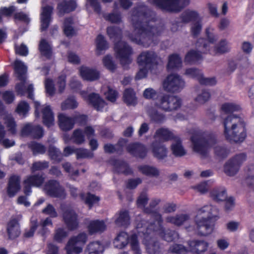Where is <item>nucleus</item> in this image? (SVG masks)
<instances>
[{
  "label": "nucleus",
  "instance_id": "57",
  "mask_svg": "<svg viewBox=\"0 0 254 254\" xmlns=\"http://www.w3.org/2000/svg\"><path fill=\"white\" fill-rule=\"evenodd\" d=\"M78 104L74 98H68L62 103L61 108L63 110L75 108Z\"/></svg>",
  "mask_w": 254,
  "mask_h": 254
},
{
  "label": "nucleus",
  "instance_id": "45",
  "mask_svg": "<svg viewBox=\"0 0 254 254\" xmlns=\"http://www.w3.org/2000/svg\"><path fill=\"white\" fill-rule=\"evenodd\" d=\"M229 43L225 40H221L213 50L215 54H224L229 52L230 50Z\"/></svg>",
  "mask_w": 254,
  "mask_h": 254
},
{
  "label": "nucleus",
  "instance_id": "14",
  "mask_svg": "<svg viewBox=\"0 0 254 254\" xmlns=\"http://www.w3.org/2000/svg\"><path fill=\"white\" fill-rule=\"evenodd\" d=\"M87 117L83 115H78L74 119L69 117L64 114H60L58 116L59 125L63 130H68L73 127L75 121L82 124L86 122Z\"/></svg>",
  "mask_w": 254,
  "mask_h": 254
},
{
  "label": "nucleus",
  "instance_id": "37",
  "mask_svg": "<svg viewBox=\"0 0 254 254\" xmlns=\"http://www.w3.org/2000/svg\"><path fill=\"white\" fill-rule=\"evenodd\" d=\"M154 137L163 141H168L169 140H174L177 136H175L174 133L167 128H161L157 129L155 132Z\"/></svg>",
  "mask_w": 254,
  "mask_h": 254
},
{
  "label": "nucleus",
  "instance_id": "38",
  "mask_svg": "<svg viewBox=\"0 0 254 254\" xmlns=\"http://www.w3.org/2000/svg\"><path fill=\"white\" fill-rule=\"evenodd\" d=\"M182 62L181 58L176 54L171 55L169 57L167 69L173 70L179 69L182 66Z\"/></svg>",
  "mask_w": 254,
  "mask_h": 254
},
{
  "label": "nucleus",
  "instance_id": "52",
  "mask_svg": "<svg viewBox=\"0 0 254 254\" xmlns=\"http://www.w3.org/2000/svg\"><path fill=\"white\" fill-rule=\"evenodd\" d=\"M49 154L52 160L60 162L62 159V155L60 150L55 146H51L49 149Z\"/></svg>",
  "mask_w": 254,
  "mask_h": 254
},
{
  "label": "nucleus",
  "instance_id": "30",
  "mask_svg": "<svg viewBox=\"0 0 254 254\" xmlns=\"http://www.w3.org/2000/svg\"><path fill=\"white\" fill-rule=\"evenodd\" d=\"M127 151L132 155L139 158H144L146 155V149L142 144L138 143L128 145Z\"/></svg>",
  "mask_w": 254,
  "mask_h": 254
},
{
  "label": "nucleus",
  "instance_id": "28",
  "mask_svg": "<svg viewBox=\"0 0 254 254\" xmlns=\"http://www.w3.org/2000/svg\"><path fill=\"white\" fill-rule=\"evenodd\" d=\"M20 179L18 176L12 175L8 182L7 193L10 196H13L20 190Z\"/></svg>",
  "mask_w": 254,
  "mask_h": 254
},
{
  "label": "nucleus",
  "instance_id": "19",
  "mask_svg": "<svg viewBox=\"0 0 254 254\" xmlns=\"http://www.w3.org/2000/svg\"><path fill=\"white\" fill-rule=\"evenodd\" d=\"M185 74L189 77L196 78L202 84L213 85L216 83L215 78L204 77L201 71L195 68H189L186 69Z\"/></svg>",
  "mask_w": 254,
  "mask_h": 254
},
{
  "label": "nucleus",
  "instance_id": "48",
  "mask_svg": "<svg viewBox=\"0 0 254 254\" xmlns=\"http://www.w3.org/2000/svg\"><path fill=\"white\" fill-rule=\"evenodd\" d=\"M96 52L98 55L101 54L103 51L108 48V44L102 35H98L96 40Z\"/></svg>",
  "mask_w": 254,
  "mask_h": 254
},
{
  "label": "nucleus",
  "instance_id": "63",
  "mask_svg": "<svg viewBox=\"0 0 254 254\" xmlns=\"http://www.w3.org/2000/svg\"><path fill=\"white\" fill-rule=\"evenodd\" d=\"M75 153L77 158H92L93 156V153L82 148L76 149Z\"/></svg>",
  "mask_w": 254,
  "mask_h": 254
},
{
  "label": "nucleus",
  "instance_id": "29",
  "mask_svg": "<svg viewBox=\"0 0 254 254\" xmlns=\"http://www.w3.org/2000/svg\"><path fill=\"white\" fill-rule=\"evenodd\" d=\"M190 251L197 254L205 252L208 247L207 242L204 241H192L189 243Z\"/></svg>",
  "mask_w": 254,
  "mask_h": 254
},
{
  "label": "nucleus",
  "instance_id": "62",
  "mask_svg": "<svg viewBox=\"0 0 254 254\" xmlns=\"http://www.w3.org/2000/svg\"><path fill=\"white\" fill-rule=\"evenodd\" d=\"M169 252L178 254H189V252L181 245L174 244L170 247Z\"/></svg>",
  "mask_w": 254,
  "mask_h": 254
},
{
  "label": "nucleus",
  "instance_id": "47",
  "mask_svg": "<svg viewBox=\"0 0 254 254\" xmlns=\"http://www.w3.org/2000/svg\"><path fill=\"white\" fill-rule=\"evenodd\" d=\"M39 50L41 54L48 58L52 55L51 45L45 40L41 41L39 44Z\"/></svg>",
  "mask_w": 254,
  "mask_h": 254
},
{
  "label": "nucleus",
  "instance_id": "58",
  "mask_svg": "<svg viewBox=\"0 0 254 254\" xmlns=\"http://www.w3.org/2000/svg\"><path fill=\"white\" fill-rule=\"evenodd\" d=\"M68 236V232L64 228H60L55 230L54 240L61 243Z\"/></svg>",
  "mask_w": 254,
  "mask_h": 254
},
{
  "label": "nucleus",
  "instance_id": "33",
  "mask_svg": "<svg viewBox=\"0 0 254 254\" xmlns=\"http://www.w3.org/2000/svg\"><path fill=\"white\" fill-rule=\"evenodd\" d=\"M171 149L173 154L176 156L181 157L186 153V150L182 144L181 139L177 136L173 140Z\"/></svg>",
  "mask_w": 254,
  "mask_h": 254
},
{
  "label": "nucleus",
  "instance_id": "12",
  "mask_svg": "<svg viewBox=\"0 0 254 254\" xmlns=\"http://www.w3.org/2000/svg\"><path fill=\"white\" fill-rule=\"evenodd\" d=\"M114 50L116 57L119 59L121 64L124 68H127L132 62L130 55L132 51L130 47L124 41H119L115 44Z\"/></svg>",
  "mask_w": 254,
  "mask_h": 254
},
{
  "label": "nucleus",
  "instance_id": "5",
  "mask_svg": "<svg viewBox=\"0 0 254 254\" xmlns=\"http://www.w3.org/2000/svg\"><path fill=\"white\" fill-rule=\"evenodd\" d=\"M193 150L199 153L202 157L207 156L208 148L210 147L214 148L215 153L216 155L224 157L227 153V150L221 146H215L216 140L214 137L205 141L203 139L196 136H193L191 138Z\"/></svg>",
  "mask_w": 254,
  "mask_h": 254
},
{
  "label": "nucleus",
  "instance_id": "4",
  "mask_svg": "<svg viewBox=\"0 0 254 254\" xmlns=\"http://www.w3.org/2000/svg\"><path fill=\"white\" fill-rule=\"evenodd\" d=\"M224 134L227 140L241 142L245 139L247 133L244 120L237 116H228L223 121Z\"/></svg>",
  "mask_w": 254,
  "mask_h": 254
},
{
  "label": "nucleus",
  "instance_id": "39",
  "mask_svg": "<svg viewBox=\"0 0 254 254\" xmlns=\"http://www.w3.org/2000/svg\"><path fill=\"white\" fill-rule=\"evenodd\" d=\"M115 222L118 226H125L129 222V217L127 211H121L115 216Z\"/></svg>",
  "mask_w": 254,
  "mask_h": 254
},
{
  "label": "nucleus",
  "instance_id": "54",
  "mask_svg": "<svg viewBox=\"0 0 254 254\" xmlns=\"http://www.w3.org/2000/svg\"><path fill=\"white\" fill-rule=\"evenodd\" d=\"M226 230L229 232H236L242 229L241 222L237 221H230L225 225Z\"/></svg>",
  "mask_w": 254,
  "mask_h": 254
},
{
  "label": "nucleus",
  "instance_id": "51",
  "mask_svg": "<svg viewBox=\"0 0 254 254\" xmlns=\"http://www.w3.org/2000/svg\"><path fill=\"white\" fill-rule=\"evenodd\" d=\"M102 62L104 66L111 71H114L117 68V65L113 61L112 57L111 56L107 55L105 56L102 60Z\"/></svg>",
  "mask_w": 254,
  "mask_h": 254
},
{
  "label": "nucleus",
  "instance_id": "49",
  "mask_svg": "<svg viewBox=\"0 0 254 254\" xmlns=\"http://www.w3.org/2000/svg\"><path fill=\"white\" fill-rule=\"evenodd\" d=\"M221 109L223 112L230 113L240 110L241 107L234 102H227L222 105Z\"/></svg>",
  "mask_w": 254,
  "mask_h": 254
},
{
  "label": "nucleus",
  "instance_id": "61",
  "mask_svg": "<svg viewBox=\"0 0 254 254\" xmlns=\"http://www.w3.org/2000/svg\"><path fill=\"white\" fill-rule=\"evenodd\" d=\"M63 167L64 171L68 173L69 176L72 179L75 178L78 176L79 172L77 170H73L71 164L69 163H65L63 164Z\"/></svg>",
  "mask_w": 254,
  "mask_h": 254
},
{
  "label": "nucleus",
  "instance_id": "35",
  "mask_svg": "<svg viewBox=\"0 0 254 254\" xmlns=\"http://www.w3.org/2000/svg\"><path fill=\"white\" fill-rule=\"evenodd\" d=\"M104 251L103 245L98 241L90 243L84 250V254H102Z\"/></svg>",
  "mask_w": 254,
  "mask_h": 254
},
{
  "label": "nucleus",
  "instance_id": "40",
  "mask_svg": "<svg viewBox=\"0 0 254 254\" xmlns=\"http://www.w3.org/2000/svg\"><path fill=\"white\" fill-rule=\"evenodd\" d=\"M210 196L216 201H224L227 198V193L224 188L214 189L210 192Z\"/></svg>",
  "mask_w": 254,
  "mask_h": 254
},
{
  "label": "nucleus",
  "instance_id": "20",
  "mask_svg": "<svg viewBox=\"0 0 254 254\" xmlns=\"http://www.w3.org/2000/svg\"><path fill=\"white\" fill-rule=\"evenodd\" d=\"M44 178L39 175L28 176L24 181V192L29 195L31 192V187H39L44 182Z\"/></svg>",
  "mask_w": 254,
  "mask_h": 254
},
{
  "label": "nucleus",
  "instance_id": "6",
  "mask_svg": "<svg viewBox=\"0 0 254 254\" xmlns=\"http://www.w3.org/2000/svg\"><path fill=\"white\" fill-rule=\"evenodd\" d=\"M70 89L74 92H79L84 99L92 105L97 110H101L105 105L103 100L101 99L98 94L95 93L90 94L87 96V93L85 91H80L81 84L75 77L71 78L68 83Z\"/></svg>",
  "mask_w": 254,
  "mask_h": 254
},
{
  "label": "nucleus",
  "instance_id": "26",
  "mask_svg": "<svg viewBox=\"0 0 254 254\" xmlns=\"http://www.w3.org/2000/svg\"><path fill=\"white\" fill-rule=\"evenodd\" d=\"M79 73L84 80L90 81L97 80L100 77L98 71L85 66H82L79 68Z\"/></svg>",
  "mask_w": 254,
  "mask_h": 254
},
{
  "label": "nucleus",
  "instance_id": "2",
  "mask_svg": "<svg viewBox=\"0 0 254 254\" xmlns=\"http://www.w3.org/2000/svg\"><path fill=\"white\" fill-rule=\"evenodd\" d=\"M145 10V7H142L138 12V16L141 18L142 21L133 23L134 31L130 39L138 45L148 47L153 42L154 38L160 33L161 28L155 27L152 23L145 21L147 18Z\"/></svg>",
  "mask_w": 254,
  "mask_h": 254
},
{
  "label": "nucleus",
  "instance_id": "64",
  "mask_svg": "<svg viewBox=\"0 0 254 254\" xmlns=\"http://www.w3.org/2000/svg\"><path fill=\"white\" fill-rule=\"evenodd\" d=\"M106 98L111 102H115L118 97V93L111 88L108 87L104 92Z\"/></svg>",
  "mask_w": 254,
  "mask_h": 254
},
{
  "label": "nucleus",
  "instance_id": "41",
  "mask_svg": "<svg viewBox=\"0 0 254 254\" xmlns=\"http://www.w3.org/2000/svg\"><path fill=\"white\" fill-rule=\"evenodd\" d=\"M73 22L71 18H67L65 19L63 29L65 35L67 36H72L75 33V30L73 26Z\"/></svg>",
  "mask_w": 254,
  "mask_h": 254
},
{
  "label": "nucleus",
  "instance_id": "27",
  "mask_svg": "<svg viewBox=\"0 0 254 254\" xmlns=\"http://www.w3.org/2000/svg\"><path fill=\"white\" fill-rule=\"evenodd\" d=\"M6 231L9 239H14L20 235L21 231L17 219L13 218L9 220L7 225Z\"/></svg>",
  "mask_w": 254,
  "mask_h": 254
},
{
  "label": "nucleus",
  "instance_id": "60",
  "mask_svg": "<svg viewBox=\"0 0 254 254\" xmlns=\"http://www.w3.org/2000/svg\"><path fill=\"white\" fill-rule=\"evenodd\" d=\"M30 107L25 101L20 102L17 105L16 112L20 116H25L28 112Z\"/></svg>",
  "mask_w": 254,
  "mask_h": 254
},
{
  "label": "nucleus",
  "instance_id": "10",
  "mask_svg": "<svg viewBox=\"0 0 254 254\" xmlns=\"http://www.w3.org/2000/svg\"><path fill=\"white\" fill-rule=\"evenodd\" d=\"M128 243L130 245L132 251L135 254H141V250L137 239V236L135 234L129 237L127 233L121 232L115 239L114 245L116 248L122 249Z\"/></svg>",
  "mask_w": 254,
  "mask_h": 254
},
{
  "label": "nucleus",
  "instance_id": "17",
  "mask_svg": "<svg viewBox=\"0 0 254 254\" xmlns=\"http://www.w3.org/2000/svg\"><path fill=\"white\" fill-rule=\"evenodd\" d=\"M246 156L242 153L230 159L224 166V172L230 176H233L238 172L240 165L246 160Z\"/></svg>",
  "mask_w": 254,
  "mask_h": 254
},
{
  "label": "nucleus",
  "instance_id": "9",
  "mask_svg": "<svg viewBox=\"0 0 254 254\" xmlns=\"http://www.w3.org/2000/svg\"><path fill=\"white\" fill-rule=\"evenodd\" d=\"M185 86V82L178 74L171 73L167 75L162 82V89L169 93H178Z\"/></svg>",
  "mask_w": 254,
  "mask_h": 254
},
{
  "label": "nucleus",
  "instance_id": "56",
  "mask_svg": "<svg viewBox=\"0 0 254 254\" xmlns=\"http://www.w3.org/2000/svg\"><path fill=\"white\" fill-rule=\"evenodd\" d=\"M5 130L3 126L0 123V143L5 147H10L14 145V141L4 138Z\"/></svg>",
  "mask_w": 254,
  "mask_h": 254
},
{
  "label": "nucleus",
  "instance_id": "36",
  "mask_svg": "<svg viewBox=\"0 0 254 254\" xmlns=\"http://www.w3.org/2000/svg\"><path fill=\"white\" fill-rule=\"evenodd\" d=\"M76 6L75 1H62L58 6L59 14L62 16L64 13L73 10Z\"/></svg>",
  "mask_w": 254,
  "mask_h": 254
},
{
  "label": "nucleus",
  "instance_id": "25",
  "mask_svg": "<svg viewBox=\"0 0 254 254\" xmlns=\"http://www.w3.org/2000/svg\"><path fill=\"white\" fill-rule=\"evenodd\" d=\"M53 7L51 5H45L44 4L42 6V11L40 15L41 29L46 30L52 20V14Z\"/></svg>",
  "mask_w": 254,
  "mask_h": 254
},
{
  "label": "nucleus",
  "instance_id": "43",
  "mask_svg": "<svg viewBox=\"0 0 254 254\" xmlns=\"http://www.w3.org/2000/svg\"><path fill=\"white\" fill-rule=\"evenodd\" d=\"M138 169L142 174L147 176L157 177L159 175V170L154 167L147 165L140 166L138 167Z\"/></svg>",
  "mask_w": 254,
  "mask_h": 254
},
{
  "label": "nucleus",
  "instance_id": "34",
  "mask_svg": "<svg viewBox=\"0 0 254 254\" xmlns=\"http://www.w3.org/2000/svg\"><path fill=\"white\" fill-rule=\"evenodd\" d=\"M190 220L189 215L186 214H177L175 216H168L166 218L167 222L171 223L176 226H180Z\"/></svg>",
  "mask_w": 254,
  "mask_h": 254
},
{
  "label": "nucleus",
  "instance_id": "8",
  "mask_svg": "<svg viewBox=\"0 0 254 254\" xmlns=\"http://www.w3.org/2000/svg\"><path fill=\"white\" fill-rule=\"evenodd\" d=\"M155 106L165 112H171L178 110L182 105V100L178 96L163 94L154 101Z\"/></svg>",
  "mask_w": 254,
  "mask_h": 254
},
{
  "label": "nucleus",
  "instance_id": "32",
  "mask_svg": "<svg viewBox=\"0 0 254 254\" xmlns=\"http://www.w3.org/2000/svg\"><path fill=\"white\" fill-rule=\"evenodd\" d=\"M153 156L158 159H163L167 156V149L161 143L154 142L151 145Z\"/></svg>",
  "mask_w": 254,
  "mask_h": 254
},
{
  "label": "nucleus",
  "instance_id": "3",
  "mask_svg": "<svg viewBox=\"0 0 254 254\" xmlns=\"http://www.w3.org/2000/svg\"><path fill=\"white\" fill-rule=\"evenodd\" d=\"M219 218V210L212 205H206L198 210L195 217L196 231L198 235L207 236L214 230V224L210 220L216 221Z\"/></svg>",
  "mask_w": 254,
  "mask_h": 254
},
{
  "label": "nucleus",
  "instance_id": "31",
  "mask_svg": "<svg viewBox=\"0 0 254 254\" xmlns=\"http://www.w3.org/2000/svg\"><path fill=\"white\" fill-rule=\"evenodd\" d=\"M88 230L90 234L102 233L106 229V225L103 220H93L89 222Z\"/></svg>",
  "mask_w": 254,
  "mask_h": 254
},
{
  "label": "nucleus",
  "instance_id": "21",
  "mask_svg": "<svg viewBox=\"0 0 254 254\" xmlns=\"http://www.w3.org/2000/svg\"><path fill=\"white\" fill-rule=\"evenodd\" d=\"M157 58L156 54L153 51H144L142 52L137 58V62L140 66H145L150 68L156 64Z\"/></svg>",
  "mask_w": 254,
  "mask_h": 254
},
{
  "label": "nucleus",
  "instance_id": "16",
  "mask_svg": "<svg viewBox=\"0 0 254 254\" xmlns=\"http://www.w3.org/2000/svg\"><path fill=\"white\" fill-rule=\"evenodd\" d=\"M43 190L46 194L52 197L64 198L66 195L64 188L56 180L47 182L43 187Z\"/></svg>",
  "mask_w": 254,
  "mask_h": 254
},
{
  "label": "nucleus",
  "instance_id": "18",
  "mask_svg": "<svg viewBox=\"0 0 254 254\" xmlns=\"http://www.w3.org/2000/svg\"><path fill=\"white\" fill-rule=\"evenodd\" d=\"M160 8L170 11H179L189 4V1H154Z\"/></svg>",
  "mask_w": 254,
  "mask_h": 254
},
{
  "label": "nucleus",
  "instance_id": "11",
  "mask_svg": "<svg viewBox=\"0 0 254 254\" xmlns=\"http://www.w3.org/2000/svg\"><path fill=\"white\" fill-rule=\"evenodd\" d=\"M87 240V236L85 233H81L70 238L64 249L67 254H79L83 251V247Z\"/></svg>",
  "mask_w": 254,
  "mask_h": 254
},
{
  "label": "nucleus",
  "instance_id": "7",
  "mask_svg": "<svg viewBox=\"0 0 254 254\" xmlns=\"http://www.w3.org/2000/svg\"><path fill=\"white\" fill-rule=\"evenodd\" d=\"M14 70L17 76L20 80L19 83L16 85V90L18 94L23 95L26 92L28 93V97L32 99L33 86L32 84H27L25 80V74L27 70V67L23 63L19 60H16L14 62Z\"/></svg>",
  "mask_w": 254,
  "mask_h": 254
},
{
  "label": "nucleus",
  "instance_id": "44",
  "mask_svg": "<svg viewBox=\"0 0 254 254\" xmlns=\"http://www.w3.org/2000/svg\"><path fill=\"white\" fill-rule=\"evenodd\" d=\"M4 120L8 131L12 134L16 133V125L12 116L10 115H4Z\"/></svg>",
  "mask_w": 254,
  "mask_h": 254
},
{
  "label": "nucleus",
  "instance_id": "55",
  "mask_svg": "<svg viewBox=\"0 0 254 254\" xmlns=\"http://www.w3.org/2000/svg\"><path fill=\"white\" fill-rule=\"evenodd\" d=\"M80 197L90 207L96 204L100 200L99 197L90 193L86 194L85 196L84 195L81 194Z\"/></svg>",
  "mask_w": 254,
  "mask_h": 254
},
{
  "label": "nucleus",
  "instance_id": "42",
  "mask_svg": "<svg viewBox=\"0 0 254 254\" xmlns=\"http://www.w3.org/2000/svg\"><path fill=\"white\" fill-rule=\"evenodd\" d=\"M111 164L114 167L116 171L128 174L130 170L126 163L121 160H113Z\"/></svg>",
  "mask_w": 254,
  "mask_h": 254
},
{
  "label": "nucleus",
  "instance_id": "53",
  "mask_svg": "<svg viewBox=\"0 0 254 254\" xmlns=\"http://www.w3.org/2000/svg\"><path fill=\"white\" fill-rule=\"evenodd\" d=\"M71 139L73 140V142L78 144H82L85 141L83 133L79 129L74 130Z\"/></svg>",
  "mask_w": 254,
  "mask_h": 254
},
{
  "label": "nucleus",
  "instance_id": "23",
  "mask_svg": "<svg viewBox=\"0 0 254 254\" xmlns=\"http://www.w3.org/2000/svg\"><path fill=\"white\" fill-rule=\"evenodd\" d=\"M182 20L185 22H188L190 21H196L191 27V32L194 35L198 34L201 29V25L199 23L198 15L195 11H187L182 16Z\"/></svg>",
  "mask_w": 254,
  "mask_h": 254
},
{
  "label": "nucleus",
  "instance_id": "46",
  "mask_svg": "<svg viewBox=\"0 0 254 254\" xmlns=\"http://www.w3.org/2000/svg\"><path fill=\"white\" fill-rule=\"evenodd\" d=\"M28 146L34 155L43 154L46 151V148L44 145L36 142H32Z\"/></svg>",
  "mask_w": 254,
  "mask_h": 254
},
{
  "label": "nucleus",
  "instance_id": "24",
  "mask_svg": "<svg viewBox=\"0 0 254 254\" xmlns=\"http://www.w3.org/2000/svg\"><path fill=\"white\" fill-rule=\"evenodd\" d=\"M21 133L23 136H30L38 138L43 136V130L39 126H34L31 124H27L23 127Z\"/></svg>",
  "mask_w": 254,
  "mask_h": 254
},
{
  "label": "nucleus",
  "instance_id": "1",
  "mask_svg": "<svg viewBox=\"0 0 254 254\" xmlns=\"http://www.w3.org/2000/svg\"><path fill=\"white\" fill-rule=\"evenodd\" d=\"M152 217L156 220L154 223L150 224H144L143 226V223H138L137 224L136 228L138 229V232L139 235L140 233H142L144 236V239L143 243L146 246V250L149 254H159L160 247L158 244L156 243L155 241L152 240L151 237H149L148 235L150 234L151 232H153L152 231V228L154 229L156 233L162 237L164 240L167 241H172L178 238V235L174 231H171L169 230L166 231L165 232L162 229L160 226V223L162 222V218L161 215L157 213L154 212L152 214Z\"/></svg>",
  "mask_w": 254,
  "mask_h": 254
},
{
  "label": "nucleus",
  "instance_id": "50",
  "mask_svg": "<svg viewBox=\"0 0 254 254\" xmlns=\"http://www.w3.org/2000/svg\"><path fill=\"white\" fill-rule=\"evenodd\" d=\"M125 102L128 105H134L136 103V98L134 92L131 89H127L124 94Z\"/></svg>",
  "mask_w": 254,
  "mask_h": 254
},
{
  "label": "nucleus",
  "instance_id": "22",
  "mask_svg": "<svg viewBox=\"0 0 254 254\" xmlns=\"http://www.w3.org/2000/svg\"><path fill=\"white\" fill-rule=\"evenodd\" d=\"M63 220L68 229L73 230L76 229L78 225L77 214L70 208L66 209L63 214Z\"/></svg>",
  "mask_w": 254,
  "mask_h": 254
},
{
  "label": "nucleus",
  "instance_id": "13",
  "mask_svg": "<svg viewBox=\"0 0 254 254\" xmlns=\"http://www.w3.org/2000/svg\"><path fill=\"white\" fill-rule=\"evenodd\" d=\"M35 108V116L37 117L40 116V112L42 114L43 122L44 124L49 127L55 124L54 114L50 107L47 105H41L38 101L34 102Z\"/></svg>",
  "mask_w": 254,
  "mask_h": 254
},
{
  "label": "nucleus",
  "instance_id": "15",
  "mask_svg": "<svg viewBox=\"0 0 254 254\" xmlns=\"http://www.w3.org/2000/svg\"><path fill=\"white\" fill-rule=\"evenodd\" d=\"M196 46L198 47L197 51L191 50L187 53L185 57L186 62L188 63L196 62L201 59L202 53H206L209 51V46L204 42L203 39L198 40Z\"/></svg>",
  "mask_w": 254,
  "mask_h": 254
},
{
  "label": "nucleus",
  "instance_id": "59",
  "mask_svg": "<svg viewBox=\"0 0 254 254\" xmlns=\"http://www.w3.org/2000/svg\"><path fill=\"white\" fill-rule=\"evenodd\" d=\"M121 33V30L117 27H109L107 29L109 36L115 40L120 38Z\"/></svg>",
  "mask_w": 254,
  "mask_h": 254
}]
</instances>
